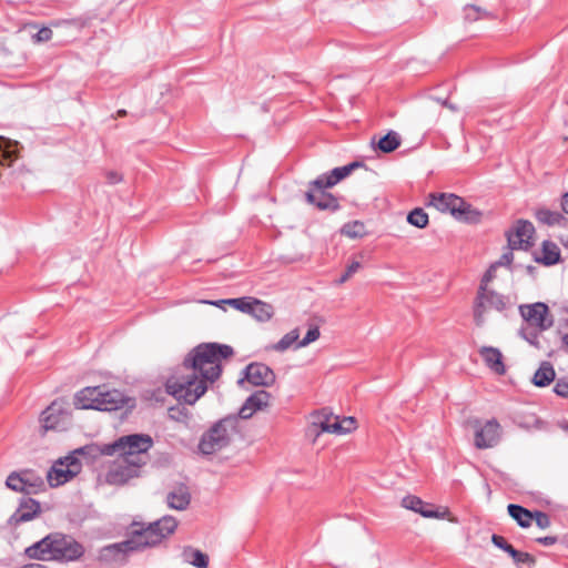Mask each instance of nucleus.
I'll return each instance as SVG.
<instances>
[{
	"instance_id": "1",
	"label": "nucleus",
	"mask_w": 568,
	"mask_h": 568,
	"mask_svg": "<svg viewBox=\"0 0 568 568\" xmlns=\"http://www.w3.org/2000/svg\"><path fill=\"white\" fill-rule=\"evenodd\" d=\"M233 355L229 345L206 343L194 347L184 358L182 372L168 378L166 392L178 400L193 405L216 381L222 372V361Z\"/></svg>"
},
{
	"instance_id": "2",
	"label": "nucleus",
	"mask_w": 568,
	"mask_h": 568,
	"mask_svg": "<svg viewBox=\"0 0 568 568\" xmlns=\"http://www.w3.org/2000/svg\"><path fill=\"white\" fill-rule=\"evenodd\" d=\"M83 547L72 537L50 534L26 549V555L39 560H75L83 555Z\"/></svg>"
},
{
	"instance_id": "3",
	"label": "nucleus",
	"mask_w": 568,
	"mask_h": 568,
	"mask_svg": "<svg viewBox=\"0 0 568 568\" xmlns=\"http://www.w3.org/2000/svg\"><path fill=\"white\" fill-rule=\"evenodd\" d=\"M153 446L150 435L133 434L122 436L112 444H105L100 448L102 455H120L132 465L144 466L148 463V452Z\"/></svg>"
},
{
	"instance_id": "4",
	"label": "nucleus",
	"mask_w": 568,
	"mask_h": 568,
	"mask_svg": "<svg viewBox=\"0 0 568 568\" xmlns=\"http://www.w3.org/2000/svg\"><path fill=\"white\" fill-rule=\"evenodd\" d=\"M74 405L79 409L116 410L124 405V395L104 385L85 387L77 393Z\"/></svg>"
},
{
	"instance_id": "5",
	"label": "nucleus",
	"mask_w": 568,
	"mask_h": 568,
	"mask_svg": "<svg viewBox=\"0 0 568 568\" xmlns=\"http://www.w3.org/2000/svg\"><path fill=\"white\" fill-rule=\"evenodd\" d=\"M239 419L229 416L214 423L201 437L199 452L211 455L230 445L232 437L237 433Z\"/></svg>"
},
{
	"instance_id": "6",
	"label": "nucleus",
	"mask_w": 568,
	"mask_h": 568,
	"mask_svg": "<svg viewBox=\"0 0 568 568\" xmlns=\"http://www.w3.org/2000/svg\"><path fill=\"white\" fill-rule=\"evenodd\" d=\"M178 527V520L173 516H163L161 519L149 524L146 527L134 524L133 530L142 547H153L172 535Z\"/></svg>"
},
{
	"instance_id": "7",
	"label": "nucleus",
	"mask_w": 568,
	"mask_h": 568,
	"mask_svg": "<svg viewBox=\"0 0 568 568\" xmlns=\"http://www.w3.org/2000/svg\"><path fill=\"white\" fill-rule=\"evenodd\" d=\"M201 303L216 307H222V304H227L242 313L251 315L258 322H268L274 315V307L271 304L251 296L219 301H201Z\"/></svg>"
},
{
	"instance_id": "8",
	"label": "nucleus",
	"mask_w": 568,
	"mask_h": 568,
	"mask_svg": "<svg viewBox=\"0 0 568 568\" xmlns=\"http://www.w3.org/2000/svg\"><path fill=\"white\" fill-rule=\"evenodd\" d=\"M142 550V547L132 529L130 538L122 542L109 545L100 550L99 561L111 564H123L128 552Z\"/></svg>"
},
{
	"instance_id": "9",
	"label": "nucleus",
	"mask_w": 568,
	"mask_h": 568,
	"mask_svg": "<svg viewBox=\"0 0 568 568\" xmlns=\"http://www.w3.org/2000/svg\"><path fill=\"white\" fill-rule=\"evenodd\" d=\"M506 308V300L503 295L484 287H479L474 308V318L478 326L485 322V314L495 310L501 312Z\"/></svg>"
},
{
	"instance_id": "10",
	"label": "nucleus",
	"mask_w": 568,
	"mask_h": 568,
	"mask_svg": "<svg viewBox=\"0 0 568 568\" xmlns=\"http://www.w3.org/2000/svg\"><path fill=\"white\" fill-rule=\"evenodd\" d=\"M81 470V463L74 456L70 455L58 460L48 471L47 479L51 487H58L72 479Z\"/></svg>"
},
{
	"instance_id": "11",
	"label": "nucleus",
	"mask_w": 568,
	"mask_h": 568,
	"mask_svg": "<svg viewBox=\"0 0 568 568\" xmlns=\"http://www.w3.org/2000/svg\"><path fill=\"white\" fill-rule=\"evenodd\" d=\"M475 439L474 445L478 449H487L495 447L501 438V426L497 419L491 418L481 423L476 419L474 422Z\"/></svg>"
},
{
	"instance_id": "12",
	"label": "nucleus",
	"mask_w": 568,
	"mask_h": 568,
	"mask_svg": "<svg viewBox=\"0 0 568 568\" xmlns=\"http://www.w3.org/2000/svg\"><path fill=\"white\" fill-rule=\"evenodd\" d=\"M519 313L526 324L547 331L554 325V316L551 315L547 304L537 302L519 306Z\"/></svg>"
},
{
	"instance_id": "13",
	"label": "nucleus",
	"mask_w": 568,
	"mask_h": 568,
	"mask_svg": "<svg viewBox=\"0 0 568 568\" xmlns=\"http://www.w3.org/2000/svg\"><path fill=\"white\" fill-rule=\"evenodd\" d=\"M141 465H132L128 463L125 458L119 455V457L110 466L105 480L111 485H124L130 479L140 475Z\"/></svg>"
},
{
	"instance_id": "14",
	"label": "nucleus",
	"mask_w": 568,
	"mask_h": 568,
	"mask_svg": "<svg viewBox=\"0 0 568 568\" xmlns=\"http://www.w3.org/2000/svg\"><path fill=\"white\" fill-rule=\"evenodd\" d=\"M535 227L531 222L519 220L507 233L508 247L511 250H528L532 245Z\"/></svg>"
},
{
	"instance_id": "15",
	"label": "nucleus",
	"mask_w": 568,
	"mask_h": 568,
	"mask_svg": "<svg viewBox=\"0 0 568 568\" xmlns=\"http://www.w3.org/2000/svg\"><path fill=\"white\" fill-rule=\"evenodd\" d=\"M40 422L44 432L51 429H63L69 422V414L62 400H54L42 412Z\"/></svg>"
},
{
	"instance_id": "16",
	"label": "nucleus",
	"mask_w": 568,
	"mask_h": 568,
	"mask_svg": "<svg viewBox=\"0 0 568 568\" xmlns=\"http://www.w3.org/2000/svg\"><path fill=\"white\" fill-rule=\"evenodd\" d=\"M6 486L18 493L37 494L44 487V481L41 477H32L28 471L11 473L6 480Z\"/></svg>"
},
{
	"instance_id": "17",
	"label": "nucleus",
	"mask_w": 568,
	"mask_h": 568,
	"mask_svg": "<svg viewBox=\"0 0 568 568\" xmlns=\"http://www.w3.org/2000/svg\"><path fill=\"white\" fill-rule=\"evenodd\" d=\"M336 417L327 409L312 414L306 435L315 442L322 433L335 434V430L338 429L335 426Z\"/></svg>"
},
{
	"instance_id": "18",
	"label": "nucleus",
	"mask_w": 568,
	"mask_h": 568,
	"mask_svg": "<svg viewBox=\"0 0 568 568\" xmlns=\"http://www.w3.org/2000/svg\"><path fill=\"white\" fill-rule=\"evenodd\" d=\"M326 187H320L310 183V190L306 192V201L316 206L318 210L336 211L339 207L338 201L331 193L325 191Z\"/></svg>"
},
{
	"instance_id": "19",
	"label": "nucleus",
	"mask_w": 568,
	"mask_h": 568,
	"mask_svg": "<svg viewBox=\"0 0 568 568\" xmlns=\"http://www.w3.org/2000/svg\"><path fill=\"white\" fill-rule=\"evenodd\" d=\"M402 506L406 509L420 514L425 518H446L449 515L447 508L435 510L430 504L423 501L419 497L408 495L402 499Z\"/></svg>"
},
{
	"instance_id": "20",
	"label": "nucleus",
	"mask_w": 568,
	"mask_h": 568,
	"mask_svg": "<svg viewBox=\"0 0 568 568\" xmlns=\"http://www.w3.org/2000/svg\"><path fill=\"white\" fill-rule=\"evenodd\" d=\"M245 378L255 386H271L275 382V374L265 364L252 363L245 368Z\"/></svg>"
},
{
	"instance_id": "21",
	"label": "nucleus",
	"mask_w": 568,
	"mask_h": 568,
	"mask_svg": "<svg viewBox=\"0 0 568 568\" xmlns=\"http://www.w3.org/2000/svg\"><path fill=\"white\" fill-rule=\"evenodd\" d=\"M362 166L361 162H352L347 165L333 169L329 174H323L312 181V185L320 187H332L343 179L347 178L356 168Z\"/></svg>"
},
{
	"instance_id": "22",
	"label": "nucleus",
	"mask_w": 568,
	"mask_h": 568,
	"mask_svg": "<svg viewBox=\"0 0 568 568\" xmlns=\"http://www.w3.org/2000/svg\"><path fill=\"white\" fill-rule=\"evenodd\" d=\"M41 511L39 501L32 498H22L18 509L10 517L9 523L12 525H19L32 520Z\"/></svg>"
},
{
	"instance_id": "23",
	"label": "nucleus",
	"mask_w": 568,
	"mask_h": 568,
	"mask_svg": "<svg viewBox=\"0 0 568 568\" xmlns=\"http://www.w3.org/2000/svg\"><path fill=\"white\" fill-rule=\"evenodd\" d=\"M428 204L442 213H450L454 216L460 207L462 197L447 193L429 194Z\"/></svg>"
},
{
	"instance_id": "24",
	"label": "nucleus",
	"mask_w": 568,
	"mask_h": 568,
	"mask_svg": "<svg viewBox=\"0 0 568 568\" xmlns=\"http://www.w3.org/2000/svg\"><path fill=\"white\" fill-rule=\"evenodd\" d=\"M271 395L266 390L260 389L253 393L240 409V416L243 419L250 418L256 410L268 405Z\"/></svg>"
},
{
	"instance_id": "25",
	"label": "nucleus",
	"mask_w": 568,
	"mask_h": 568,
	"mask_svg": "<svg viewBox=\"0 0 568 568\" xmlns=\"http://www.w3.org/2000/svg\"><path fill=\"white\" fill-rule=\"evenodd\" d=\"M478 352L484 363L490 371L497 375H504L506 373L504 356L498 348L491 346H483Z\"/></svg>"
},
{
	"instance_id": "26",
	"label": "nucleus",
	"mask_w": 568,
	"mask_h": 568,
	"mask_svg": "<svg viewBox=\"0 0 568 568\" xmlns=\"http://www.w3.org/2000/svg\"><path fill=\"white\" fill-rule=\"evenodd\" d=\"M191 503V493L186 485L179 484L166 495V504L171 509L185 510Z\"/></svg>"
},
{
	"instance_id": "27",
	"label": "nucleus",
	"mask_w": 568,
	"mask_h": 568,
	"mask_svg": "<svg viewBox=\"0 0 568 568\" xmlns=\"http://www.w3.org/2000/svg\"><path fill=\"white\" fill-rule=\"evenodd\" d=\"M18 159V142L0 136V165L10 166Z\"/></svg>"
},
{
	"instance_id": "28",
	"label": "nucleus",
	"mask_w": 568,
	"mask_h": 568,
	"mask_svg": "<svg viewBox=\"0 0 568 568\" xmlns=\"http://www.w3.org/2000/svg\"><path fill=\"white\" fill-rule=\"evenodd\" d=\"M454 217L462 222L475 224L481 221L483 213L473 207V205L467 203L464 199H462L460 207H458V211H456Z\"/></svg>"
},
{
	"instance_id": "29",
	"label": "nucleus",
	"mask_w": 568,
	"mask_h": 568,
	"mask_svg": "<svg viewBox=\"0 0 568 568\" xmlns=\"http://www.w3.org/2000/svg\"><path fill=\"white\" fill-rule=\"evenodd\" d=\"M544 265H554L560 260V250L554 242L545 241L542 243L541 256L535 258Z\"/></svg>"
},
{
	"instance_id": "30",
	"label": "nucleus",
	"mask_w": 568,
	"mask_h": 568,
	"mask_svg": "<svg viewBox=\"0 0 568 568\" xmlns=\"http://www.w3.org/2000/svg\"><path fill=\"white\" fill-rule=\"evenodd\" d=\"M509 516L517 521V524L523 528H528L531 526V523L534 521L532 514L534 511H530L523 506L510 504L507 507Z\"/></svg>"
},
{
	"instance_id": "31",
	"label": "nucleus",
	"mask_w": 568,
	"mask_h": 568,
	"mask_svg": "<svg viewBox=\"0 0 568 568\" xmlns=\"http://www.w3.org/2000/svg\"><path fill=\"white\" fill-rule=\"evenodd\" d=\"M182 558L185 562L196 568H207L209 557L199 549L192 547H184Z\"/></svg>"
},
{
	"instance_id": "32",
	"label": "nucleus",
	"mask_w": 568,
	"mask_h": 568,
	"mask_svg": "<svg viewBox=\"0 0 568 568\" xmlns=\"http://www.w3.org/2000/svg\"><path fill=\"white\" fill-rule=\"evenodd\" d=\"M555 369L551 364L544 362L535 373L532 383L538 387H545L555 379Z\"/></svg>"
},
{
	"instance_id": "33",
	"label": "nucleus",
	"mask_w": 568,
	"mask_h": 568,
	"mask_svg": "<svg viewBox=\"0 0 568 568\" xmlns=\"http://www.w3.org/2000/svg\"><path fill=\"white\" fill-rule=\"evenodd\" d=\"M399 145H400V136L395 131H389L386 135L381 138L377 142V148L384 153L393 152Z\"/></svg>"
},
{
	"instance_id": "34",
	"label": "nucleus",
	"mask_w": 568,
	"mask_h": 568,
	"mask_svg": "<svg viewBox=\"0 0 568 568\" xmlns=\"http://www.w3.org/2000/svg\"><path fill=\"white\" fill-rule=\"evenodd\" d=\"M300 331L298 328H294L287 334H285L277 343L273 344L270 348L276 352H285L295 343H298Z\"/></svg>"
},
{
	"instance_id": "35",
	"label": "nucleus",
	"mask_w": 568,
	"mask_h": 568,
	"mask_svg": "<svg viewBox=\"0 0 568 568\" xmlns=\"http://www.w3.org/2000/svg\"><path fill=\"white\" fill-rule=\"evenodd\" d=\"M341 233L349 239H361L366 235L365 224L361 221H352L343 225Z\"/></svg>"
},
{
	"instance_id": "36",
	"label": "nucleus",
	"mask_w": 568,
	"mask_h": 568,
	"mask_svg": "<svg viewBox=\"0 0 568 568\" xmlns=\"http://www.w3.org/2000/svg\"><path fill=\"white\" fill-rule=\"evenodd\" d=\"M536 217L540 223L547 225L559 224L565 217L559 212H554L547 209H540L536 212Z\"/></svg>"
},
{
	"instance_id": "37",
	"label": "nucleus",
	"mask_w": 568,
	"mask_h": 568,
	"mask_svg": "<svg viewBox=\"0 0 568 568\" xmlns=\"http://www.w3.org/2000/svg\"><path fill=\"white\" fill-rule=\"evenodd\" d=\"M542 332L544 331L539 329L538 327L529 326L528 324H526L520 328L519 335L530 345L539 347V335Z\"/></svg>"
},
{
	"instance_id": "38",
	"label": "nucleus",
	"mask_w": 568,
	"mask_h": 568,
	"mask_svg": "<svg viewBox=\"0 0 568 568\" xmlns=\"http://www.w3.org/2000/svg\"><path fill=\"white\" fill-rule=\"evenodd\" d=\"M407 222L413 226L424 229L428 224V215L424 212L423 209L417 207L409 212L407 215Z\"/></svg>"
},
{
	"instance_id": "39",
	"label": "nucleus",
	"mask_w": 568,
	"mask_h": 568,
	"mask_svg": "<svg viewBox=\"0 0 568 568\" xmlns=\"http://www.w3.org/2000/svg\"><path fill=\"white\" fill-rule=\"evenodd\" d=\"M489 17V13L475 4H467L464 8V19L467 22H475L481 18Z\"/></svg>"
},
{
	"instance_id": "40",
	"label": "nucleus",
	"mask_w": 568,
	"mask_h": 568,
	"mask_svg": "<svg viewBox=\"0 0 568 568\" xmlns=\"http://www.w3.org/2000/svg\"><path fill=\"white\" fill-rule=\"evenodd\" d=\"M335 426L338 427V429L335 430V434L343 435L351 433L356 428V420L354 417H344L339 419V417H336Z\"/></svg>"
},
{
	"instance_id": "41",
	"label": "nucleus",
	"mask_w": 568,
	"mask_h": 568,
	"mask_svg": "<svg viewBox=\"0 0 568 568\" xmlns=\"http://www.w3.org/2000/svg\"><path fill=\"white\" fill-rule=\"evenodd\" d=\"M320 335H321V333H320V328L317 326L310 327V329L307 331L304 338L301 341L298 339V343L296 344V348L306 347L311 343L317 341L320 338Z\"/></svg>"
},
{
	"instance_id": "42",
	"label": "nucleus",
	"mask_w": 568,
	"mask_h": 568,
	"mask_svg": "<svg viewBox=\"0 0 568 568\" xmlns=\"http://www.w3.org/2000/svg\"><path fill=\"white\" fill-rule=\"evenodd\" d=\"M361 267H362L361 262L352 261L347 265L345 273L337 281V284H343V283L347 282Z\"/></svg>"
},
{
	"instance_id": "43",
	"label": "nucleus",
	"mask_w": 568,
	"mask_h": 568,
	"mask_svg": "<svg viewBox=\"0 0 568 568\" xmlns=\"http://www.w3.org/2000/svg\"><path fill=\"white\" fill-rule=\"evenodd\" d=\"M491 541L496 547L508 552L510 556L513 554V550H515V548L510 544H508L507 540L503 536L493 535Z\"/></svg>"
},
{
	"instance_id": "44",
	"label": "nucleus",
	"mask_w": 568,
	"mask_h": 568,
	"mask_svg": "<svg viewBox=\"0 0 568 568\" xmlns=\"http://www.w3.org/2000/svg\"><path fill=\"white\" fill-rule=\"evenodd\" d=\"M532 517H534V521L536 523V525L539 528L546 529L550 526V518L546 513L537 510V511H534Z\"/></svg>"
},
{
	"instance_id": "45",
	"label": "nucleus",
	"mask_w": 568,
	"mask_h": 568,
	"mask_svg": "<svg viewBox=\"0 0 568 568\" xmlns=\"http://www.w3.org/2000/svg\"><path fill=\"white\" fill-rule=\"evenodd\" d=\"M511 558L516 564H532L535 560L528 552L513 550Z\"/></svg>"
},
{
	"instance_id": "46",
	"label": "nucleus",
	"mask_w": 568,
	"mask_h": 568,
	"mask_svg": "<svg viewBox=\"0 0 568 568\" xmlns=\"http://www.w3.org/2000/svg\"><path fill=\"white\" fill-rule=\"evenodd\" d=\"M52 34L53 33L50 28L43 27L33 36V41L37 43L47 42L51 40Z\"/></svg>"
},
{
	"instance_id": "47",
	"label": "nucleus",
	"mask_w": 568,
	"mask_h": 568,
	"mask_svg": "<svg viewBox=\"0 0 568 568\" xmlns=\"http://www.w3.org/2000/svg\"><path fill=\"white\" fill-rule=\"evenodd\" d=\"M554 392L560 397L568 398V382L566 379H558Z\"/></svg>"
},
{
	"instance_id": "48",
	"label": "nucleus",
	"mask_w": 568,
	"mask_h": 568,
	"mask_svg": "<svg viewBox=\"0 0 568 568\" xmlns=\"http://www.w3.org/2000/svg\"><path fill=\"white\" fill-rule=\"evenodd\" d=\"M497 264H491L490 267L486 271V273L484 274L483 278H481V283H480V286L479 287H484V288H487V285L490 281H493V278L495 277V272H496V268H497Z\"/></svg>"
},
{
	"instance_id": "49",
	"label": "nucleus",
	"mask_w": 568,
	"mask_h": 568,
	"mask_svg": "<svg viewBox=\"0 0 568 568\" xmlns=\"http://www.w3.org/2000/svg\"><path fill=\"white\" fill-rule=\"evenodd\" d=\"M514 260V254H513V250L509 247V250L507 252H505L500 258L495 262V264H497V266H509L511 264Z\"/></svg>"
},
{
	"instance_id": "50",
	"label": "nucleus",
	"mask_w": 568,
	"mask_h": 568,
	"mask_svg": "<svg viewBox=\"0 0 568 568\" xmlns=\"http://www.w3.org/2000/svg\"><path fill=\"white\" fill-rule=\"evenodd\" d=\"M106 179H108L109 183H111V184H116V183L122 181L121 174H119L115 171L108 172L106 173Z\"/></svg>"
},
{
	"instance_id": "51",
	"label": "nucleus",
	"mask_w": 568,
	"mask_h": 568,
	"mask_svg": "<svg viewBox=\"0 0 568 568\" xmlns=\"http://www.w3.org/2000/svg\"><path fill=\"white\" fill-rule=\"evenodd\" d=\"M537 541L545 546H552L554 544H556L557 538L552 537V536H547V537L538 538Z\"/></svg>"
},
{
	"instance_id": "52",
	"label": "nucleus",
	"mask_w": 568,
	"mask_h": 568,
	"mask_svg": "<svg viewBox=\"0 0 568 568\" xmlns=\"http://www.w3.org/2000/svg\"><path fill=\"white\" fill-rule=\"evenodd\" d=\"M435 101L452 111H457V106L455 104L449 103L448 100H442L437 98L435 99Z\"/></svg>"
},
{
	"instance_id": "53",
	"label": "nucleus",
	"mask_w": 568,
	"mask_h": 568,
	"mask_svg": "<svg viewBox=\"0 0 568 568\" xmlns=\"http://www.w3.org/2000/svg\"><path fill=\"white\" fill-rule=\"evenodd\" d=\"M561 207H562L564 212L568 214V193L562 195Z\"/></svg>"
},
{
	"instance_id": "54",
	"label": "nucleus",
	"mask_w": 568,
	"mask_h": 568,
	"mask_svg": "<svg viewBox=\"0 0 568 568\" xmlns=\"http://www.w3.org/2000/svg\"><path fill=\"white\" fill-rule=\"evenodd\" d=\"M21 568H47V566L41 565V564H28V565H24Z\"/></svg>"
},
{
	"instance_id": "55",
	"label": "nucleus",
	"mask_w": 568,
	"mask_h": 568,
	"mask_svg": "<svg viewBox=\"0 0 568 568\" xmlns=\"http://www.w3.org/2000/svg\"><path fill=\"white\" fill-rule=\"evenodd\" d=\"M562 344L566 347V349L568 351V333L562 336Z\"/></svg>"
},
{
	"instance_id": "56",
	"label": "nucleus",
	"mask_w": 568,
	"mask_h": 568,
	"mask_svg": "<svg viewBox=\"0 0 568 568\" xmlns=\"http://www.w3.org/2000/svg\"><path fill=\"white\" fill-rule=\"evenodd\" d=\"M85 449H89V447H82L74 452V454H84Z\"/></svg>"
},
{
	"instance_id": "57",
	"label": "nucleus",
	"mask_w": 568,
	"mask_h": 568,
	"mask_svg": "<svg viewBox=\"0 0 568 568\" xmlns=\"http://www.w3.org/2000/svg\"><path fill=\"white\" fill-rule=\"evenodd\" d=\"M175 412L174 408H171V417L175 418V415H173V413ZM176 419H180L179 417H176Z\"/></svg>"
},
{
	"instance_id": "58",
	"label": "nucleus",
	"mask_w": 568,
	"mask_h": 568,
	"mask_svg": "<svg viewBox=\"0 0 568 568\" xmlns=\"http://www.w3.org/2000/svg\"><path fill=\"white\" fill-rule=\"evenodd\" d=\"M126 112L124 110L119 111V115H124Z\"/></svg>"
},
{
	"instance_id": "59",
	"label": "nucleus",
	"mask_w": 568,
	"mask_h": 568,
	"mask_svg": "<svg viewBox=\"0 0 568 568\" xmlns=\"http://www.w3.org/2000/svg\"><path fill=\"white\" fill-rule=\"evenodd\" d=\"M567 429H568V426H567Z\"/></svg>"
}]
</instances>
